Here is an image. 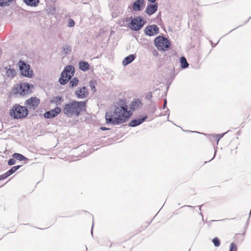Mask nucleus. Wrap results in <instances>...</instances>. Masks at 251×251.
Instances as JSON below:
<instances>
[{
	"label": "nucleus",
	"instance_id": "f257e3e1",
	"mask_svg": "<svg viewBox=\"0 0 251 251\" xmlns=\"http://www.w3.org/2000/svg\"><path fill=\"white\" fill-rule=\"evenodd\" d=\"M142 103L138 99H134L130 104L129 109L125 100H120L115 105L114 108L105 114L106 122L112 125H119L128 120L133 114V111L139 108Z\"/></svg>",
	"mask_w": 251,
	"mask_h": 251
},
{
	"label": "nucleus",
	"instance_id": "f03ea898",
	"mask_svg": "<svg viewBox=\"0 0 251 251\" xmlns=\"http://www.w3.org/2000/svg\"><path fill=\"white\" fill-rule=\"evenodd\" d=\"M87 106V100L77 101L72 100L65 103L62 107V112L67 117H78L83 111H85Z\"/></svg>",
	"mask_w": 251,
	"mask_h": 251
},
{
	"label": "nucleus",
	"instance_id": "7ed1b4c3",
	"mask_svg": "<svg viewBox=\"0 0 251 251\" xmlns=\"http://www.w3.org/2000/svg\"><path fill=\"white\" fill-rule=\"evenodd\" d=\"M28 113V109L25 106L19 104L14 105L10 111V115L15 119H22L27 116Z\"/></svg>",
	"mask_w": 251,
	"mask_h": 251
},
{
	"label": "nucleus",
	"instance_id": "20e7f679",
	"mask_svg": "<svg viewBox=\"0 0 251 251\" xmlns=\"http://www.w3.org/2000/svg\"><path fill=\"white\" fill-rule=\"evenodd\" d=\"M154 45L159 50H167L171 43L167 38L163 36H158L154 40Z\"/></svg>",
	"mask_w": 251,
	"mask_h": 251
},
{
	"label": "nucleus",
	"instance_id": "39448f33",
	"mask_svg": "<svg viewBox=\"0 0 251 251\" xmlns=\"http://www.w3.org/2000/svg\"><path fill=\"white\" fill-rule=\"evenodd\" d=\"M74 68L72 66H68L65 67L61 74V77L59 79V82L61 84H66L74 75Z\"/></svg>",
	"mask_w": 251,
	"mask_h": 251
},
{
	"label": "nucleus",
	"instance_id": "423d86ee",
	"mask_svg": "<svg viewBox=\"0 0 251 251\" xmlns=\"http://www.w3.org/2000/svg\"><path fill=\"white\" fill-rule=\"evenodd\" d=\"M146 21H144L140 17L134 18L130 23L129 27L133 30H140L145 25Z\"/></svg>",
	"mask_w": 251,
	"mask_h": 251
},
{
	"label": "nucleus",
	"instance_id": "0eeeda50",
	"mask_svg": "<svg viewBox=\"0 0 251 251\" xmlns=\"http://www.w3.org/2000/svg\"><path fill=\"white\" fill-rule=\"evenodd\" d=\"M18 65L23 75L28 77L32 76V71L30 69V66L28 64H26L24 61H20Z\"/></svg>",
	"mask_w": 251,
	"mask_h": 251
},
{
	"label": "nucleus",
	"instance_id": "6e6552de",
	"mask_svg": "<svg viewBox=\"0 0 251 251\" xmlns=\"http://www.w3.org/2000/svg\"><path fill=\"white\" fill-rule=\"evenodd\" d=\"M40 100L36 97H31L27 99L25 102V105L26 108L29 109H35L37 108L40 103Z\"/></svg>",
	"mask_w": 251,
	"mask_h": 251
},
{
	"label": "nucleus",
	"instance_id": "1a4fd4ad",
	"mask_svg": "<svg viewBox=\"0 0 251 251\" xmlns=\"http://www.w3.org/2000/svg\"><path fill=\"white\" fill-rule=\"evenodd\" d=\"M159 28L155 25H153L147 26L145 29V33L146 35L151 36L158 34Z\"/></svg>",
	"mask_w": 251,
	"mask_h": 251
},
{
	"label": "nucleus",
	"instance_id": "9d476101",
	"mask_svg": "<svg viewBox=\"0 0 251 251\" xmlns=\"http://www.w3.org/2000/svg\"><path fill=\"white\" fill-rule=\"evenodd\" d=\"M61 109L57 106L53 109L45 113L44 117L47 119H51L58 115L61 111Z\"/></svg>",
	"mask_w": 251,
	"mask_h": 251
},
{
	"label": "nucleus",
	"instance_id": "9b49d317",
	"mask_svg": "<svg viewBox=\"0 0 251 251\" xmlns=\"http://www.w3.org/2000/svg\"><path fill=\"white\" fill-rule=\"evenodd\" d=\"M75 94L77 98L79 99H84L87 97L89 93L86 87L84 86L76 90Z\"/></svg>",
	"mask_w": 251,
	"mask_h": 251
},
{
	"label": "nucleus",
	"instance_id": "f8f14e48",
	"mask_svg": "<svg viewBox=\"0 0 251 251\" xmlns=\"http://www.w3.org/2000/svg\"><path fill=\"white\" fill-rule=\"evenodd\" d=\"M145 4L144 0H137L132 5V9L134 11H138L142 10Z\"/></svg>",
	"mask_w": 251,
	"mask_h": 251
},
{
	"label": "nucleus",
	"instance_id": "ddd939ff",
	"mask_svg": "<svg viewBox=\"0 0 251 251\" xmlns=\"http://www.w3.org/2000/svg\"><path fill=\"white\" fill-rule=\"evenodd\" d=\"M64 101L62 96H56L52 98L50 100V102L55 104L56 105H61Z\"/></svg>",
	"mask_w": 251,
	"mask_h": 251
},
{
	"label": "nucleus",
	"instance_id": "4468645a",
	"mask_svg": "<svg viewBox=\"0 0 251 251\" xmlns=\"http://www.w3.org/2000/svg\"><path fill=\"white\" fill-rule=\"evenodd\" d=\"M147 117L146 116L142 118L131 120L129 123V126L132 127L137 126L145 121Z\"/></svg>",
	"mask_w": 251,
	"mask_h": 251
},
{
	"label": "nucleus",
	"instance_id": "2eb2a0df",
	"mask_svg": "<svg viewBox=\"0 0 251 251\" xmlns=\"http://www.w3.org/2000/svg\"><path fill=\"white\" fill-rule=\"evenodd\" d=\"M157 5L156 4H150L148 5L146 9V12L151 15L154 13L157 10Z\"/></svg>",
	"mask_w": 251,
	"mask_h": 251
},
{
	"label": "nucleus",
	"instance_id": "dca6fc26",
	"mask_svg": "<svg viewBox=\"0 0 251 251\" xmlns=\"http://www.w3.org/2000/svg\"><path fill=\"white\" fill-rule=\"evenodd\" d=\"M21 93L23 95L27 94L29 93L30 86L27 83H24L20 85Z\"/></svg>",
	"mask_w": 251,
	"mask_h": 251
},
{
	"label": "nucleus",
	"instance_id": "f3484780",
	"mask_svg": "<svg viewBox=\"0 0 251 251\" xmlns=\"http://www.w3.org/2000/svg\"><path fill=\"white\" fill-rule=\"evenodd\" d=\"M135 56L133 54H130L128 56L125 57L123 61V65L124 66H126L129 63H131L135 59Z\"/></svg>",
	"mask_w": 251,
	"mask_h": 251
},
{
	"label": "nucleus",
	"instance_id": "a211bd4d",
	"mask_svg": "<svg viewBox=\"0 0 251 251\" xmlns=\"http://www.w3.org/2000/svg\"><path fill=\"white\" fill-rule=\"evenodd\" d=\"M79 69L82 71H87L89 69V64L84 61H81L79 63Z\"/></svg>",
	"mask_w": 251,
	"mask_h": 251
},
{
	"label": "nucleus",
	"instance_id": "6ab92c4d",
	"mask_svg": "<svg viewBox=\"0 0 251 251\" xmlns=\"http://www.w3.org/2000/svg\"><path fill=\"white\" fill-rule=\"evenodd\" d=\"M12 156L14 158L18 160H26L27 159L22 154L19 153H14Z\"/></svg>",
	"mask_w": 251,
	"mask_h": 251
},
{
	"label": "nucleus",
	"instance_id": "aec40b11",
	"mask_svg": "<svg viewBox=\"0 0 251 251\" xmlns=\"http://www.w3.org/2000/svg\"><path fill=\"white\" fill-rule=\"evenodd\" d=\"M27 4L31 6H36L39 3V0H24Z\"/></svg>",
	"mask_w": 251,
	"mask_h": 251
},
{
	"label": "nucleus",
	"instance_id": "412c9836",
	"mask_svg": "<svg viewBox=\"0 0 251 251\" xmlns=\"http://www.w3.org/2000/svg\"><path fill=\"white\" fill-rule=\"evenodd\" d=\"M15 0H0V6H8Z\"/></svg>",
	"mask_w": 251,
	"mask_h": 251
},
{
	"label": "nucleus",
	"instance_id": "4be33fe9",
	"mask_svg": "<svg viewBox=\"0 0 251 251\" xmlns=\"http://www.w3.org/2000/svg\"><path fill=\"white\" fill-rule=\"evenodd\" d=\"M180 61L181 63V66L182 68H186L188 66L189 64L184 57H181Z\"/></svg>",
	"mask_w": 251,
	"mask_h": 251
},
{
	"label": "nucleus",
	"instance_id": "5701e85b",
	"mask_svg": "<svg viewBox=\"0 0 251 251\" xmlns=\"http://www.w3.org/2000/svg\"><path fill=\"white\" fill-rule=\"evenodd\" d=\"M20 167L21 166L20 165L12 167L6 173L9 176L15 173Z\"/></svg>",
	"mask_w": 251,
	"mask_h": 251
},
{
	"label": "nucleus",
	"instance_id": "b1692460",
	"mask_svg": "<svg viewBox=\"0 0 251 251\" xmlns=\"http://www.w3.org/2000/svg\"><path fill=\"white\" fill-rule=\"evenodd\" d=\"M212 242L215 247H218L220 245V241L218 237L214 238L212 240Z\"/></svg>",
	"mask_w": 251,
	"mask_h": 251
},
{
	"label": "nucleus",
	"instance_id": "393cba45",
	"mask_svg": "<svg viewBox=\"0 0 251 251\" xmlns=\"http://www.w3.org/2000/svg\"><path fill=\"white\" fill-rule=\"evenodd\" d=\"M78 80L76 78H74L73 79L70 80V85L72 87L76 86L78 83Z\"/></svg>",
	"mask_w": 251,
	"mask_h": 251
},
{
	"label": "nucleus",
	"instance_id": "a878e982",
	"mask_svg": "<svg viewBox=\"0 0 251 251\" xmlns=\"http://www.w3.org/2000/svg\"><path fill=\"white\" fill-rule=\"evenodd\" d=\"M229 251H237V245L234 243H231L230 245V249Z\"/></svg>",
	"mask_w": 251,
	"mask_h": 251
},
{
	"label": "nucleus",
	"instance_id": "bb28decb",
	"mask_svg": "<svg viewBox=\"0 0 251 251\" xmlns=\"http://www.w3.org/2000/svg\"><path fill=\"white\" fill-rule=\"evenodd\" d=\"M63 50L66 53H67L71 51V48L70 46H66L63 48Z\"/></svg>",
	"mask_w": 251,
	"mask_h": 251
},
{
	"label": "nucleus",
	"instance_id": "cd10ccee",
	"mask_svg": "<svg viewBox=\"0 0 251 251\" xmlns=\"http://www.w3.org/2000/svg\"><path fill=\"white\" fill-rule=\"evenodd\" d=\"M16 163V160L15 158H11L8 161V164L9 165H13Z\"/></svg>",
	"mask_w": 251,
	"mask_h": 251
},
{
	"label": "nucleus",
	"instance_id": "c85d7f7f",
	"mask_svg": "<svg viewBox=\"0 0 251 251\" xmlns=\"http://www.w3.org/2000/svg\"><path fill=\"white\" fill-rule=\"evenodd\" d=\"M68 26L70 27H73L75 25V22L74 20L72 19H70L68 22Z\"/></svg>",
	"mask_w": 251,
	"mask_h": 251
},
{
	"label": "nucleus",
	"instance_id": "c756f323",
	"mask_svg": "<svg viewBox=\"0 0 251 251\" xmlns=\"http://www.w3.org/2000/svg\"><path fill=\"white\" fill-rule=\"evenodd\" d=\"M8 176L6 172L2 175H0V180L7 178Z\"/></svg>",
	"mask_w": 251,
	"mask_h": 251
},
{
	"label": "nucleus",
	"instance_id": "7c9ffc66",
	"mask_svg": "<svg viewBox=\"0 0 251 251\" xmlns=\"http://www.w3.org/2000/svg\"><path fill=\"white\" fill-rule=\"evenodd\" d=\"M222 136H220L219 135H216V139L217 140V142L219 141V140H220V138Z\"/></svg>",
	"mask_w": 251,
	"mask_h": 251
},
{
	"label": "nucleus",
	"instance_id": "2f4dec72",
	"mask_svg": "<svg viewBox=\"0 0 251 251\" xmlns=\"http://www.w3.org/2000/svg\"><path fill=\"white\" fill-rule=\"evenodd\" d=\"M147 97L150 98H151V97H152V93L151 92L149 93L148 94V95H147Z\"/></svg>",
	"mask_w": 251,
	"mask_h": 251
},
{
	"label": "nucleus",
	"instance_id": "473e14b6",
	"mask_svg": "<svg viewBox=\"0 0 251 251\" xmlns=\"http://www.w3.org/2000/svg\"><path fill=\"white\" fill-rule=\"evenodd\" d=\"M100 129H101V130H105L108 129V128H106V127H103V126L101 127H100Z\"/></svg>",
	"mask_w": 251,
	"mask_h": 251
},
{
	"label": "nucleus",
	"instance_id": "72a5a7b5",
	"mask_svg": "<svg viewBox=\"0 0 251 251\" xmlns=\"http://www.w3.org/2000/svg\"><path fill=\"white\" fill-rule=\"evenodd\" d=\"M148 0L151 2H154L156 0Z\"/></svg>",
	"mask_w": 251,
	"mask_h": 251
}]
</instances>
